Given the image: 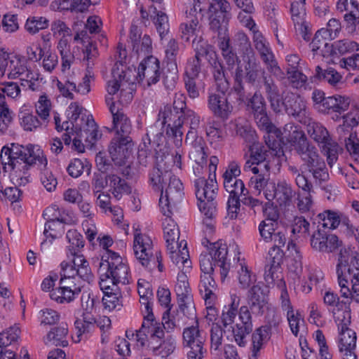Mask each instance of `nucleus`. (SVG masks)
<instances>
[{"label": "nucleus", "mask_w": 359, "mask_h": 359, "mask_svg": "<svg viewBox=\"0 0 359 359\" xmlns=\"http://www.w3.org/2000/svg\"><path fill=\"white\" fill-rule=\"evenodd\" d=\"M267 330V327H259L253 332L252 335V354L250 359H258L264 344L270 339L271 335Z\"/></svg>", "instance_id": "nucleus-46"}, {"label": "nucleus", "mask_w": 359, "mask_h": 359, "mask_svg": "<svg viewBox=\"0 0 359 359\" xmlns=\"http://www.w3.org/2000/svg\"><path fill=\"white\" fill-rule=\"evenodd\" d=\"M91 164L87 159L74 158L69 163L67 170L70 176L76 178L81 176L84 171L90 173Z\"/></svg>", "instance_id": "nucleus-54"}, {"label": "nucleus", "mask_w": 359, "mask_h": 359, "mask_svg": "<svg viewBox=\"0 0 359 359\" xmlns=\"http://www.w3.org/2000/svg\"><path fill=\"white\" fill-rule=\"evenodd\" d=\"M264 194L269 201L276 199L280 206L288 205L294 195L291 185L284 180L271 184V189L268 187Z\"/></svg>", "instance_id": "nucleus-25"}, {"label": "nucleus", "mask_w": 359, "mask_h": 359, "mask_svg": "<svg viewBox=\"0 0 359 359\" xmlns=\"http://www.w3.org/2000/svg\"><path fill=\"white\" fill-rule=\"evenodd\" d=\"M177 301L179 310H177L176 316H170V309H168L163 316V320H164V323L168 330H172L180 325H187L188 320H192L193 323L198 321L193 297H191V309L189 304L185 302V299Z\"/></svg>", "instance_id": "nucleus-17"}, {"label": "nucleus", "mask_w": 359, "mask_h": 359, "mask_svg": "<svg viewBox=\"0 0 359 359\" xmlns=\"http://www.w3.org/2000/svg\"><path fill=\"white\" fill-rule=\"evenodd\" d=\"M304 162L303 165L309 170L322 165L324 160L320 156L317 149L311 144L306 145L296 152Z\"/></svg>", "instance_id": "nucleus-36"}, {"label": "nucleus", "mask_w": 359, "mask_h": 359, "mask_svg": "<svg viewBox=\"0 0 359 359\" xmlns=\"http://www.w3.org/2000/svg\"><path fill=\"white\" fill-rule=\"evenodd\" d=\"M196 196L198 201V206L206 219H211L216 212V203L214 201L217 190L215 177L206 180L199 177L195 181Z\"/></svg>", "instance_id": "nucleus-4"}, {"label": "nucleus", "mask_w": 359, "mask_h": 359, "mask_svg": "<svg viewBox=\"0 0 359 359\" xmlns=\"http://www.w3.org/2000/svg\"><path fill=\"white\" fill-rule=\"evenodd\" d=\"M80 280L81 278H77L75 276H63L62 273L59 287L50 291V299L60 304L71 302L81 293Z\"/></svg>", "instance_id": "nucleus-12"}, {"label": "nucleus", "mask_w": 359, "mask_h": 359, "mask_svg": "<svg viewBox=\"0 0 359 359\" xmlns=\"http://www.w3.org/2000/svg\"><path fill=\"white\" fill-rule=\"evenodd\" d=\"M48 26V20L44 17L33 16L27 20L25 24L26 30L34 34L39 30L44 29Z\"/></svg>", "instance_id": "nucleus-60"}, {"label": "nucleus", "mask_w": 359, "mask_h": 359, "mask_svg": "<svg viewBox=\"0 0 359 359\" xmlns=\"http://www.w3.org/2000/svg\"><path fill=\"white\" fill-rule=\"evenodd\" d=\"M66 238L68 241L67 255L75 256L81 253V249L84 246L83 236L76 230L71 229L67 231Z\"/></svg>", "instance_id": "nucleus-51"}, {"label": "nucleus", "mask_w": 359, "mask_h": 359, "mask_svg": "<svg viewBox=\"0 0 359 359\" xmlns=\"http://www.w3.org/2000/svg\"><path fill=\"white\" fill-rule=\"evenodd\" d=\"M8 78L10 79H19L23 86L32 88L34 81L38 79V74L35 73L28 65L27 60L20 55H13L11 57Z\"/></svg>", "instance_id": "nucleus-9"}, {"label": "nucleus", "mask_w": 359, "mask_h": 359, "mask_svg": "<svg viewBox=\"0 0 359 359\" xmlns=\"http://www.w3.org/2000/svg\"><path fill=\"white\" fill-rule=\"evenodd\" d=\"M216 283L214 278L210 274H202L199 284V290L203 295L205 304H213L216 299L214 291L216 289Z\"/></svg>", "instance_id": "nucleus-44"}, {"label": "nucleus", "mask_w": 359, "mask_h": 359, "mask_svg": "<svg viewBox=\"0 0 359 359\" xmlns=\"http://www.w3.org/2000/svg\"><path fill=\"white\" fill-rule=\"evenodd\" d=\"M181 36L183 39L188 41L194 36H197L199 32L198 20H191L189 22L182 23L180 25Z\"/></svg>", "instance_id": "nucleus-64"}, {"label": "nucleus", "mask_w": 359, "mask_h": 359, "mask_svg": "<svg viewBox=\"0 0 359 359\" xmlns=\"http://www.w3.org/2000/svg\"><path fill=\"white\" fill-rule=\"evenodd\" d=\"M67 260L61 263L63 276H76L82 281L90 283L95 277L90 267L89 262L82 253L74 256L67 254Z\"/></svg>", "instance_id": "nucleus-8"}, {"label": "nucleus", "mask_w": 359, "mask_h": 359, "mask_svg": "<svg viewBox=\"0 0 359 359\" xmlns=\"http://www.w3.org/2000/svg\"><path fill=\"white\" fill-rule=\"evenodd\" d=\"M119 174L121 172H114L108 175L110 191L111 194L118 200H120L123 194H130L132 191L131 187L124 180L121 178Z\"/></svg>", "instance_id": "nucleus-39"}, {"label": "nucleus", "mask_w": 359, "mask_h": 359, "mask_svg": "<svg viewBox=\"0 0 359 359\" xmlns=\"http://www.w3.org/2000/svg\"><path fill=\"white\" fill-rule=\"evenodd\" d=\"M137 76L140 80L146 79L148 86L156 84L161 77L158 60L151 55L147 56L138 67Z\"/></svg>", "instance_id": "nucleus-26"}, {"label": "nucleus", "mask_w": 359, "mask_h": 359, "mask_svg": "<svg viewBox=\"0 0 359 359\" xmlns=\"http://www.w3.org/2000/svg\"><path fill=\"white\" fill-rule=\"evenodd\" d=\"M172 175L170 171H162L159 168H154L149 174V182L152 188L161 194Z\"/></svg>", "instance_id": "nucleus-48"}, {"label": "nucleus", "mask_w": 359, "mask_h": 359, "mask_svg": "<svg viewBox=\"0 0 359 359\" xmlns=\"http://www.w3.org/2000/svg\"><path fill=\"white\" fill-rule=\"evenodd\" d=\"M34 147L29 145L25 148L21 145L12 144L11 147H8V151L6 156L7 158L2 156L0 161V165H3V168L6 172V166L8 165L11 170L18 168L21 170L20 166L23 170H27L29 166H32L33 160V155L34 154Z\"/></svg>", "instance_id": "nucleus-7"}, {"label": "nucleus", "mask_w": 359, "mask_h": 359, "mask_svg": "<svg viewBox=\"0 0 359 359\" xmlns=\"http://www.w3.org/2000/svg\"><path fill=\"white\" fill-rule=\"evenodd\" d=\"M212 74L217 90L226 93L229 88V83L225 77L224 68L219 62L215 63Z\"/></svg>", "instance_id": "nucleus-58"}, {"label": "nucleus", "mask_w": 359, "mask_h": 359, "mask_svg": "<svg viewBox=\"0 0 359 359\" xmlns=\"http://www.w3.org/2000/svg\"><path fill=\"white\" fill-rule=\"evenodd\" d=\"M112 74L113 79L107 83L109 95H116L118 102L121 104H128L133 97L134 83L126 79V74L123 70L121 72L113 70Z\"/></svg>", "instance_id": "nucleus-10"}, {"label": "nucleus", "mask_w": 359, "mask_h": 359, "mask_svg": "<svg viewBox=\"0 0 359 359\" xmlns=\"http://www.w3.org/2000/svg\"><path fill=\"white\" fill-rule=\"evenodd\" d=\"M163 192L161 194L159 205L163 215L171 213V208L176 206L183 198V185L181 181L172 175L169 180Z\"/></svg>", "instance_id": "nucleus-18"}, {"label": "nucleus", "mask_w": 359, "mask_h": 359, "mask_svg": "<svg viewBox=\"0 0 359 359\" xmlns=\"http://www.w3.org/2000/svg\"><path fill=\"white\" fill-rule=\"evenodd\" d=\"M67 325L66 324H62L60 326L51 329V330L47 334L44 342L46 344H50L56 346H62L65 347L68 345V341L67 340Z\"/></svg>", "instance_id": "nucleus-45"}, {"label": "nucleus", "mask_w": 359, "mask_h": 359, "mask_svg": "<svg viewBox=\"0 0 359 359\" xmlns=\"http://www.w3.org/2000/svg\"><path fill=\"white\" fill-rule=\"evenodd\" d=\"M100 269H107V272L116 282L128 284L130 282V269L127 264L123 262L120 255L111 250L107 251V259H102Z\"/></svg>", "instance_id": "nucleus-14"}, {"label": "nucleus", "mask_w": 359, "mask_h": 359, "mask_svg": "<svg viewBox=\"0 0 359 359\" xmlns=\"http://www.w3.org/2000/svg\"><path fill=\"white\" fill-rule=\"evenodd\" d=\"M182 337L184 346L190 348L187 353L188 359H203L205 338L198 328V321L184 328Z\"/></svg>", "instance_id": "nucleus-16"}, {"label": "nucleus", "mask_w": 359, "mask_h": 359, "mask_svg": "<svg viewBox=\"0 0 359 359\" xmlns=\"http://www.w3.org/2000/svg\"><path fill=\"white\" fill-rule=\"evenodd\" d=\"M289 175L294 180L296 185L303 191L311 192L313 185L309 181L307 177L300 168L294 164H289L287 166Z\"/></svg>", "instance_id": "nucleus-49"}, {"label": "nucleus", "mask_w": 359, "mask_h": 359, "mask_svg": "<svg viewBox=\"0 0 359 359\" xmlns=\"http://www.w3.org/2000/svg\"><path fill=\"white\" fill-rule=\"evenodd\" d=\"M309 222L303 217H295L292 224V233L298 237L306 238L309 235Z\"/></svg>", "instance_id": "nucleus-61"}, {"label": "nucleus", "mask_w": 359, "mask_h": 359, "mask_svg": "<svg viewBox=\"0 0 359 359\" xmlns=\"http://www.w3.org/2000/svg\"><path fill=\"white\" fill-rule=\"evenodd\" d=\"M164 329L167 327L164 323H158L156 320L144 319L141 327L136 330V333L131 332L132 337H135L137 345L143 347L148 341V336H150L151 341L157 339H162L164 337ZM130 332L126 331V337L130 339Z\"/></svg>", "instance_id": "nucleus-19"}, {"label": "nucleus", "mask_w": 359, "mask_h": 359, "mask_svg": "<svg viewBox=\"0 0 359 359\" xmlns=\"http://www.w3.org/2000/svg\"><path fill=\"white\" fill-rule=\"evenodd\" d=\"M36 111L43 121H46L50 115L51 109L50 100L44 94L39 97L35 105Z\"/></svg>", "instance_id": "nucleus-62"}, {"label": "nucleus", "mask_w": 359, "mask_h": 359, "mask_svg": "<svg viewBox=\"0 0 359 359\" xmlns=\"http://www.w3.org/2000/svg\"><path fill=\"white\" fill-rule=\"evenodd\" d=\"M252 331V328L251 327H246L240 324H235L232 327L234 340L241 347H244L246 345L247 341L245 338Z\"/></svg>", "instance_id": "nucleus-63"}, {"label": "nucleus", "mask_w": 359, "mask_h": 359, "mask_svg": "<svg viewBox=\"0 0 359 359\" xmlns=\"http://www.w3.org/2000/svg\"><path fill=\"white\" fill-rule=\"evenodd\" d=\"M254 174L250 178V183L253 188L260 191L262 189H271V184H269L270 168H266L261 165V168L250 170Z\"/></svg>", "instance_id": "nucleus-47"}, {"label": "nucleus", "mask_w": 359, "mask_h": 359, "mask_svg": "<svg viewBox=\"0 0 359 359\" xmlns=\"http://www.w3.org/2000/svg\"><path fill=\"white\" fill-rule=\"evenodd\" d=\"M175 292L177 300L185 299V302L189 304L191 309V290L188 282L187 276L184 273H179L177 276V282L175 285Z\"/></svg>", "instance_id": "nucleus-52"}, {"label": "nucleus", "mask_w": 359, "mask_h": 359, "mask_svg": "<svg viewBox=\"0 0 359 359\" xmlns=\"http://www.w3.org/2000/svg\"><path fill=\"white\" fill-rule=\"evenodd\" d=\"M245 64V78L248 83H255L259 76L261 67L253 51L243 56Z\"/></svg>", "instance_id": "nucleus-41"}, {"label": "nucleus", "mask_w": 359, "mask_h": 359, "mask_svg": "<svg viewBox=\"0 0 359 359\" xmlns=\"http://www.w3.org/2000/svg\"><path fill=\"white\" fill-rule=\"evenodd\" d=\"M131 141L130 137H114L109 146V153L113 162L116 165L126 163L125 147Z\"/></svg>", "instance_id": "nucleus-33"}, {"label": "nucleus", "mask_w": 359, "mask_h": 359, "mask_svg": "<svg viewBox=\"0 0 359 359\" xmlns=\"http://www.w3.org/2000/svg\"><path fill=\"white\" fill-rule=\"evenodd\" d=\"M63 223H65L63 219L57 218L56 219H50L45 224L43 234L46 238L41 243L42 250L48 252L50 250L49 244L51 245L53 241L61 233Z\"/></svg>", "instance_id": "nucleus-32"}, {"label": "nucleus", "mask_w": 359, "mask_h": 359, "mask_svg": "<svg viewBox=\"0 0 359 359\" xmlns=\"http://www.w3.org/2000/svg\"><path fill=\"white\" fill-rule=\"evenodd\" d=\"M250 158L248 159L243 166L245 172L252 169L261 168V165L266 168H270L269 162L266 161V151L263 147L253 144L250 147Z\"/></svg>", "instance_id": "nucleus-30"}, {"label": "nucleus", "mask_w": 359, "mask_h": 359, "mask_svg": "<svg viewBox=\"0 0 359 359\" xmlns=\"http://www.w3.org/2000/svg\"><path fill=\"white\" fill-rule=\"evenodd\" d=\"M306 131L309 136L322 148L327 156L328 165L332 167L338 159L340 147L337 142L332 140L328 130L321 123L312 121L309 117L306 123Z\"/></svg>", "instance_id": "nucleus-3"}, {"label": "nucleus", "mask_w": 359, "mask_h": 359, "mask_svg": "<svg viewBox=\"0 0 359 359\" xmlns=\"http://www.w3.org/2000/svg\"><path fill=\"white\" fill-rule=\"evenodd\" d=\"M334 318L338 325L339 332V348L341 353L344 350L355 349L356 346V334L348 328L351 323L350 311H340L334 312Z\"/></svg>", "instance_id": "nucleus-15"}, {"label": "nucleus", "mask_w": 359, "mask_h": 359, "mask_svg": "<svg viewBox=\"0 0 359 359\" xmlns=\"http://www.w3.org/2000/svg\"><path fill=\"white\" fill-rule=\"evenodd\" d=\"M315 76L321 81L327 82L333 87H336L343 83L342 76L332 67L323 70L320 66H317L316 67Z\"/></svg>", "instance_id": "nucleus-50"}, {"label": "nucleus", "mask_w": 359, "mask_h": 359, "mask_svg": "<svg viewBox=\"0 0 359 359\" xmlns=\"http://www.w3.org/2000/svg\"><path fill=\"white\" fill-rule=\"evenodd\" d=\"M150 346L155 355L165 358L175 349V340L172 335H164L161 339H157L154 341H150Z\"/></svg>", "instance_id": "nucleus-42"}, {"label": "nucleus", "mask_w": 359, "mask_h": 359, "mask_svg": "<svg viewBox=\"0 0 359 359\" xmlns=\"http://www.w3.org/2000/svg\"><path fill=\"white\" fill-rule=\"evenodd\" d=\"M208 11L211 13L209 17L210 28L212 31L217 32L218 35L228 33L229 21L231 18V11L222 12L212 4L209 6Z\"/></svg>", "instance_id": "nucleus-29"}, {"label": "nucleus", "mask_w": 359, "mask_h": 359, "mask_svg": "<svg viewBox=\"0 0 359 359\" xmlns=\"http://www.w3.org/2000/svg\"><path fill=\"white\" fill-rule=\"evenodd\" d=\"M32 165L36 166L39 170V178L41 184L48 191H53L57 184V180L48 167V161L43 156V152L37 149L33 155Z\"/></svg>", "instance_id": "nucleus-22"}, {"label": "nucleus", "mask_w": 359, "mask_h": 359, "mask_svg": "<svg viewBox=\"0 0 359 359\" xmlns=\"http://www.w3.org/2000/svg\"><path fill=\"white\" fill-rule=\"evenodd\" d=\"M331 47L334 53L344 55L353 51H359V44L350 39H344L335 41Z\"/></svg>", "instance_id": "nucleus-57"}, {"label": "nucleus", "mask_w": 359, "mask_h": 359, "mask_svg": "<svg viewBox=\"0 0 359 359\" xmlns=\"http://www.w3.org/2000/svg\"><path fill=\"white\" fill-rule=\"evenodd\" d=\"M224 187L226 191L229 193V198L227 201V214L230 219H234L237 217L240 210L241 200L239 198L246 196L248 191L245 187L243 182L240 179L225 183Z\"/></svg>", "instance_id": "nucleus-21"}, {"label": "nucleus", "mask_w": 359, "mask_h": 359, "mask_svg": "<svg viewBox=\"0 0 359 359\" xmlns=\"http://www.w3.org/2000/svg\"><path fill=\"white\" fill-rule=\"evenodd\" d=\"M341 245L338 237L329 233L325 229H318L311 238V245L316 251L321 252H332Z\"/></svg>", "instance_id": "nucleus-23"}, {"label": "nucleus", "mask_w": 359, "mask_h": 359, "mask_svg": "<svg viewBox=\"0 0 359 359\" xmlns=\"http://www.w3.org/2000/svg\"><path fill=\"white\" fill-rule=\"evenodd\" d=\"M184 116L172 109L170 105H165L161 109L158 113V120L162 125L167 124L166 135L175 140L177 144L182 143L183 137L182 126Z\"/></svg>", "instance_id": "nucleus-11"}, {"label": "nucleus", "mask_w": 359, "mask_h": 359, "mask_svg": "<svg viewBox=\"0 0 359 359\" xmlns=\"http://www.w3.org/2000/svg\"><path fill=\"white\" fill-rule=\"evenodd\" d=\"M330 40H332L330 39V34H327V31L319 29L316 32L310 43V48L313 53V58H314L316 55L325 56L328 52V50H326L325 49L328 48L330 50L331 48V46H329L328 43Z\"/></svg>", "instance_id": "nucleus-40"}, {"label": "nucleus", "mask_w": 359, "mask_h": 359, "mask_svg": "<svg viewBox=\"0 0 359 359\" xmlns=\"http://www.w3.org/2000/svg\"><path fill=\"white\" fill-rule=\"evenodd\" d=\"M263 83L265 93L270 107L273 111H279L280 105V102L283 99L279 89L274 81L270 76H263Z\"/></svg>", "instance_id": "nucleus-37"}, {"label": "nucleus", "mask_w": 359, "mask_h": 359, "mask_svg": "<svg viewBox=\"0 0 359 359\" xmlns=\"http://www.w3.org/2000/svg\"><path fill=\"white\" fill-rule=\"evenodd\" d=\"M231 302L229 307L226 311H223L222 315V322L225 327L233 323L240 304V298L236 294H231Z\"/></svg>", "instance_id": "nucleus-56"}, {"label": "nucleus", "mask_w": 359, "mask_h": 359, "mask_svg": "<svg viewBox=\"0 0 359 359\" xmlns=\"http://www.w3.org/2000/svg\"><path fill=\"white\" fill-rule=\"evenodd\" d=\"M170 246H172V249L167 247V250L172 262L176 265L182 264L184 266L190 267L191 262L189 259V255L186 241L182 240L180 242L173 243Z\"/></svg>", "instance_id": "nucleus-34"}, {"label": "nucleus", "mask_w": 359, "mask_h": 359, "mask_svg": "<svg viewBox=\"0 0 359 359\" xmlns=\"http://www.w3.org/2000/svg\"><path fill=\"white\" fill-rule=\"evenodd\" d=\"M253 43L255 48L266 65L268 71L273 74L281 73L269 41L258 30H253Z\"/></svg>", "instance_id": "nucleus-20"}, {"label": "nucleus", "mask_w": 359, "mask_h": 359, "mask_svg": "<svg viewBox=\"0 0 359 359\" xmlns=\"http://www.w3.org/2000/svg\"><path fill=\"white\" fill-rule=\"evenodd\" d=\"M247 110L253 116L261 130L268 133H275L278 136L280 131L271 123L266 111V104L262 95L257 91L248 100Z\"/></svg>", "instance_id": "nucleus-6"}, {"label": "nucleus", "mask_w": 359, "mask_h": 359, "mask_svg": "<svg viewBox=\"0 0 359 359\" xmlns=\"http://www.w3.org/2000/svg\"><path fill=\"white\" fill-rule=\"evenodd\" d=\"M280 111H274L276 114L285 111L289 116H292L302 123H306L309 121V112L306 104L304 99L297 94L287 92L280 102Z\"/></svg>", "instance_id": "nucleus-13"}, {"label": "nucleus", "mask_w": 359, "mask_h": 359, "mask_svg": "<svg viewBox=\"0 0 359 359\" xmlns=\"http://www.w3.org/2000/svg\"><path fill=\"white\" fill-rule=\"evenodd\" d=\"M133 249L136 258L143 266L148 268L150 271L156 268H158L160 272L163 271L161 252L154 249L152 241L147 235L135 234Z\"/></svg>", "instance_id": "nucleus-2"}, {"label": "nucleus", "mask_w": 359, "mask_h": 359, "mask_svg": "<svg viewBox=\"0 0 359 359\" xmlns=\"http://www.w3.org/2000/svg\"><path fill=\"white\" fill-rule=\"evenodd\" d=\"M212 248L208 253L201 254L200 256V266L203 274L211 275L214 271V266L217 265L220 269L222 279L226 277L229 264L226 262L228 255L227 246L226 244L216 242L211 244Z\"/></svg>", "instance_id": "nucleus-5"}, {"label": "nucleus", "mask_w": 359, "mask_h": 359, "mask_svg": "<svg viewBox=\"0 0 359 359\" xmlns=\"http://www.w3.org/2000/svg\"><path fill=\"white\" fill-rule=\"evenodd\" d=\"M224 331L218 325H214L210 330V353L219 356L222 351V341Z\"/></svg>", "instance_id": "nucleus-53"}, {"label": "nucleus", "mask_w": 359, "mask_h": 359, "mask_svg": "<svg viewBox=\"0 0 359 359\" xmlns=\"http://www.w3.org/2000/svg\"><path fill=\"white\" fill-rule=\"evenodd\" d=\"M226 93L217 91L210 93L208 104L213 114L222 118H227L233 111L232 104L228 101Z\"/></svg>", "instance_id": "nucleus-27"}, {"label": "nucleus", "mask_w": 359, "mask_h": 359, "mask_svg": "<svg viewBox=\"0 0 359 359\" xmlns=\"http://www.w3.org/2000/svg\"><path fill=\"white\" fill-rule=\"evenodd\" d=\"M95 163L98 172L109 175L114 172H121L124 176H128L129 172L128 170H123V165H116L113 161L109 159L104 153L99 152L95 156Z\"/></svg>", "instance_id": "nucleus-35"}, {"label": "nucleus", "mask_w": 359, "mask_h": 359, "mask_svg": "<svg viewBox=\"0 0 359 359\" xmlns=\"http://www.w3.org/2000/svg\"><path fill=\"white\" fill-rule=\"evenodd\" d=\"M171 213L164 215L166 217L163 222V236L165 240L166 246L172 249V246H170L173 243L179 242L180 229L177 224L171 218Z\"/></svg>", "instance_id": "nucleus-43"}, {"label": "nucleus", "mask_w": 359, "mask_h": 359, "mask_svg": "<svg viewBox=\"0 0 359 359\" xmlns=\"http://www.w3.org/2000/svg\"><path fill=\"white\" fill-rule=\"evenodd\" d=\"M248 305L252 312L262 315L267 304V295L259 285H254L248 291Z\"/></svg>", "instance_id": "nucleus-31"}, {"label": "nucleus", "mask_w": 359, "mask_h": 359, "mask_svg": "<svg viewBox=\"0 0 359 359\" xmlns=\"http://www.w3.org/2000/svg\"><path fill=\"white\" fill-rule=\"evenodd\" d=\"M114 99L111 97H106V102L112 115L114 128L119 137H130L128 135L132 130L130 121L122 110L116 107Z\"/></svg>", "instance_id": "nucleus-24"}, {"label": "nucleus", "mask_w": 359, "mask_h": 359, "mask_svg": "<svg viewBox=\"0 0 359 359\" xmlns=\"http://www.w3.org/2000/svg\"><path fill=\"white\" fill-rule=\"evenodd\" d=\"M240 269L238 270V279L240 287L242 289H248L253 285L256 280V276L245 263H240Z\"/></svg>", "instance_id": "nucleus-55"}, {"label": "nucleus", "mask_w": 359, "mask_h": 359, "mask_svg": "<svg viewBox=\"0 0 359 359\" xmlns=\"http://www.w3.org/2000/svg\"><path fill=\"white\" fill-rule=\"evenodd\" d=\"M337 8L340 12H346L344 16L346 27L353 31L359 24V0H338Z\"/></svg>", "instance_id": "nucleus-28"}, {"label": "nucleus", "mask_w": 359, "mask_h": 359, "mask_svg": "<svg viewBox=\"0 0 359 359\" xmlns=\"http://www.w3.org/2000/svg\"><path fill=\"white\" fill-rule=\"evenodd\" d=\"M351 248L340 250L337 273L341 296L359 303V257Z\"/></svg>", "instance_id": "nucleus-1"}, {"label": "nucleus", "mask_w": 359, "mask_h": 359, "mask_svg": "<svg viewBox=\"0 0 359 359\" xmlns=\"http://www.w3.org/2000/svg\"><path fill=\"white\" fill-rule=\"evenodd\" d=\"M19 327H11L0 333V348L8 349L7 347L18 341L20 337Z\"/></svg>", "instance_id": "nucleus-59"}, {"label": "nucleus", "mask_w": 359, "mask_h": 359, "mask_svg": "<svg viewBox=\"0 0 359 359\" xmlns=\"http://www.w3.org/2000/svg\"><path fill=\"white\" fill-rule=\"evenodd\" d=\"M288 132L287 140L294 147L295 152L311 144L304 133L293 123H287L284 127V133Z\"/></svg>", "instance_id": "nucleus-38"}]
</instances>
